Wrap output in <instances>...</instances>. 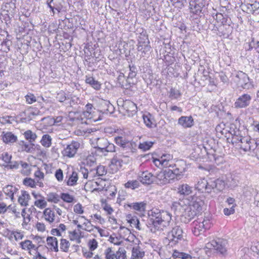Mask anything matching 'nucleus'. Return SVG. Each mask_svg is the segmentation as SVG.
I'll return each instance as SVG.
<instances>
[{"label": "nucleus", "mask_w": 259, "mask_h": 259, "mask_svg": "<svg viewBox=\"0 0 259 259\" xmlns=\"http://www.w3.org/2000/svg\"><path fill=\"white\" fill-rule=\"evenodd\" d=\"M232 136L231 142L233 144L238 145L241 149L246 152H254L257 147V142L251 139L249 136H243L238 129H230L229 131Z\"/></svg>", "instance_id": "obj_1"}, {"label": "nucleus", "mask_w": 259, "mask_h": 259, "mask_svg": "<svg viewBox=\"0 0 259 259\" xmlns=\"http://www.w3.org/2000/svg\"><path fill=\"white\" fill-rule=\"evenodd\" d=\"M151 216V231L153 233L160 232L171 225V215L168 211L156 210V212L152 211Z\"/></svg>", "instance_id": "obj_2"}, {"label": "nucleus", "mask_w": 259, "mask_h": 259, "mask_svg": "<svg viewBox=\"0 0 259 259\" xmlns=\"http://www.w3.org/2000/svg\"><path fill=\"white\" fill-rule=\"evenodd\" d=\"M185 237L182 227L176 226L167 233L166 238L168 241V245L174 247L184 245L186 243Z\"/></svg>", "instance_id": "obj_3"}, {"label": "nucleus", "mask_w": 259, "mask_h": 259, "mask_svg": "<svg viewBox=\"0 0 259 259\" xmlns=\"http://www.w3.org/2000/svg\"><path fill=\"white\" fill-rule=\"evenodd\" d=\"M227 241L225 240L221 239L213 240L206 244L204 248L205 253L208 256H210L211 254V250L213 249L224 254L227 251Z\"/></svg>", "instance_id": "obj_4"}, {"label": "nucleus", "mask_w": 259, "mask_h": 259, "mask_svg": "<svg viewBox=\"0 0 259 259\" xmlns=\"http://www.w3.org/2000/svg\"><path fill=\"white\" fill-rule=\"evenodd\" d=\"M212 223L209 217H205L203 219H198L192 223V232L194 235L199 236L206 230L209 229Z\"/></svg>", "instance_id": "obj_5"}, {"label": "nucleus", "mask_w": 259, "mask_h": 259, "mask_svg": "<svg viewBox=\"0 0 259 259\" xmlns=\"http://www.w3.org/2000/svg\"><path fill=\"white\" fill-rule=\"evenodd\" d=\"M92 144L96 143V146L95 148H97L99 152L104 153L113 152L115 151V146L112 143H110L107 139L104 138H93L92 140Z\"/></svg>", "instance_id": "obj_6"}, {"label": "nucleus", "mask_w": 259, "mask_h": 259, "mask_svg": "<svg viewBox=\"0 0 259 259\" xmlns=\"http://www.w3.org/2000/svg\"><path fill=\"white\" fill-rule=\"evenodd\" d=\"M154 164L159 167H171L174 168L177 165L174 163L173 156L169 154H164L158 159H153Z\"/></svg>", "instance_id": "obj_7"}, {"label": "nucleus", "mask_w": 259, "mask_h": 259, "mask_svg": "<svg viewBox=\"0 0 259 259\" xmlns=\"http://www.w3.org/2000/svg\"><path fill=\"white\" fill-rule=\"evenodd\" d=\"M205 193H210L214 192L217 193L222 191L225 187V183L224 181L218 179L216 180L210 179L207 180V186H206Z\"/></svg>", "instance_id": "obj_8"}, {"label": "nucleus", "mask_w": 259, "mask_h": 259, "mask_svg": "<svg viewBox=\"0 0 259 259\" xmlns=\"http://www.w3.org/2000/svg\"><path fill=\"white\" fill-rule=\"evenodd\" d=\"M234 81L239 87L244 89L248 90L252 86L247 74L242 71H239L237 73L234 78Z\"/></svg>", "instance_id": "obj_9"}, {"label": "nucleus", "mask_w": 259, "mask_h": 259, "mask_svg": "<svg viewBox=\"0 0 259 259\" xmlns=\"http://www.w3.org/2000/svg\"><path fill=\"white\" fill-rule=\"evenodd\" d=\"M180 210L182 213L181 220L185 224L188 223L197 214L196 211L189 205L182 207Z\"/></svg>", "instance_id": "obj_10"}, {"label": "nucleus", "mask_w": 259, "mask_h": 259, "mask_svg": "<svg viewBox=\"0 0 259 259\" xmlns=\"http://www.w3.org/2000/svg\"><path fill=\"white\" fill-rule=\"evenodd\" d=\"M80 146V144L76 141H72L64 149L62 154L69 158L73 157Z\"/></svg>", "instance_id": "obj_11"}, {"label": "nucleus", "mask_w": 259, "mask_h": 259, "mask_svg": "<svg viewBox=\"0 0 259 259\" xmlns=\"http://www.w3.org/2000/svg\"><path fill=\"white\" fill-rule=\"evenodd\" d=\"M66 0H46V4L53 15L61 12L65 5Z\"/></svg>", "instance_id": "obj_12"}, {"label": "nucleus", "mask_w": 259, "mask_h": 259, "mask_svg": "<svg viewBox=\"0 0 259 259\" xmlns=\"http://www.w3.org/2000/svg\"><path fill=\"white\" fill-rule=\"evenodd\" d=\"M251 99V96L249 94H243L236 100L234 107L238 109L245 108L249 105Z\"/></svg>", "instance_id": "obj_13"}, {"label": "nucleus", "mask_w": 259, "mask_h": 259, "mask_svg": "<svg viewBox=\"0 0 259 259\" xmlns=\"http://www.w3.org/2000/svg\"><path fill=\"white\" fill-rule=\"evenodd\" d=\"M189 205L198 214L202 210L204 201L202 197L193 196L191 197Z\"/></svg>", "instance_id": "obj_14"}, {"label": "nucleus", "mask_w": 259, "mask_h": 259, "mask_svg": "<svg viewBox=\"0 0 259 259\" xmlns=\"http://www.w3.org/2000/svg\"><path fill=\"white\" fill-rule=\"evenodd\" d=\"M190 9L192 13L198 14L205 6L204 0H190L189 3Z\"/></svg>", "instance_id": "obj_15"}, {"label": "nucleus", "mask_w": 259, "mask_h": 259, "mask_svg": "<svg viewBox=\"0 0 259 259\" xmlns=\"http://www.w3.org/2000/svg\"><path fill=\"white\" fill-rule=\"evenodd\" d=\"M122 109L127 113L128 116H133L137 112V107L136 104L130 100L123 101Z\"/></svg>", "instance_id": "obj_16"}, {"label": "nucleus", "mask_w": 259, "mask_h": 259, "mask_svg": "<svg viewBox=\"0 0 259 259\" xmlns=\"http://www.w3.org/2000/svg\"><path fill=\"white\" fill-rule=\"evenodd\" d=\"M20 246L22 249L28 251L30 254H33L34 252L37 251L39 246L33 244L30 240H25L21 242Z\"/></svg>", "instance_id": "obj_17"}, {"label": "nucleus", "mask_w": 259, "mask_h": 259, "mask_svg": "<svg viewBox=\"0 0 259 259\" xmlns=\"http://www.w3.org/2000/svg\"><path fill=\"white\" fill-rule=\"evenodd\" d=\"M100 111L103 114H111L114 112V107L109 101L101 99L99 102Z\"/></svg>", "instance_id": "obj_18"}, {"label": "nucleus", "mask_w": 259, "mask_h": 259, "mask_svg": "<svg viewBox=\"0 0 259 259\" xmlns=\"http://www.w3.org/2000/svg\"><path fill=\"white\" fill-rule=\"evenodd\" d=\"M1 138L4 143L6 144H12L17 141V137L13 133L8 131L2 132Z\"/></svg>", "instance_id": "obj_19"}, {"label": "nucleus", "mask_w": 259, "mask_h": 259, "mask_svg": "<svg viewBox=\"0 0 259 259\" xmlns=\"http://www.w3.org/2000/svg\"><path fill=\"white\" fill-rule=\"evenodd\" d=\"M241 8L243 11L246 12L247 13L254 14L259 9V2L255 0L254 2L252 4H242Z\"/></svg>", "instance_id": "obj_20"}, {"label": "nucleus", "mask_w": 259, "mask_h": 259, "mask_svg": "<svg viewBox=\"0 0 259 259\" xmlns=\"http://www.w3.org/2000/svg\"><path fill=\"white\" fill-rule=\"evenodd\" d=\"M149 44V41L147 37L145 38L144 41H139V42L138 51L141 53L143 57L150 52L151 47Z\"/></svg>", "instance_id": "obj_21"}, {"label": "nucleus", "mask_w": 259, "mask_h": 259, "mask_svg": "<svg viewBox=\"0 0 259 259\" xmlns=\"http://www.w3.org/2000/svg\"><path fill=\"white\" fill-rule=\"evenodd\" d=\"M155 177L150 172L145 171L139 176V181L143 184L150 185L153 183Z\"/></svg>", "instance_id": "obj_22"}, {"label": "nucleus", "mask_w": 259, "mask_h": 259, "mask_svg": "<svg viewBox=\"0 0 259 259\" xmlns=\"http://www.w3.org/2000/svg\"><path fill=\"white\" fill-rule=\"evenodd\" d=\"M42 217L49 224L54 223L56 217L55 212L51 208H46L43 211Z\"/></svg>", "instance_id": "obj_23"}, {"label": "nucleus", "mask_w": 259, "mask_h": 259, "mask_svg": "<svg viewBox=\"0 0 259 259\" xmlns=\"http://www.w3.org/2000/svg\"><path fill=\"white\" fill-rule=\"evenodd\" d=\"M178 124L184 128L191 127L193 125V119L192 116H181L178 119Z\"/></svg>", "instance_id": "obj_24"}, {"label": "nucleus", "mask_w": 259, "mask_h": 259, "mask_svg": "<svg viewBox=\"0 0 259 259\" xmlns=\"http://www.w3.org/2000/svg\"><path fill=\"white\" fill-rule=\"evenodd\" d=\"M192 192V187L187 184H182L178 187V193L180 195H189Z\"/></svg>", "instance_id": "obj_25"}, {"label": "nucleus", "mask_w": 259, "mask_h": 259, "mask_svg": "<svg viewBox=\"0 0 259 259\" xmlns=\"http://www.w3.org/2000/svg\"><path fill=\"white\" fill-rule=\"evenodd\" d=\"M30 199V196L29 193L26 191H21V194L19 196L18 201L21 206H27Z\"/></svg>", "instance_id": "obj_26"}, {"label": "nucleus", "mask_w": 259, "mask_h": 259, "mask_svg": "<svg viewBox=\"0 0 259 259\" xmlns=\"http://www.w3.org/2000/svg\"><path fill=\"white\" fill-rule=\"evenodd\" d=\"M145 256V252L138 246L134 247L132 251V259H142Z\"/></svg>", "instance_id": "obj_27"}, {"label": "nucleus", "mask_w": 259, "mask_h": 259, "mask_svg": "<svg viewBox=\"0 0 259 259\" xmlns=\"http://www.w3.org/2000/svg\"><path fill=\"white\" fill-rule=\"evenodd\" d=\"M47 242L50 249L55 252L58 251V241L56 237H48L47 239Z\"/></svg>", "instance_id": "obj_28"}, {"label": "nucleus", "mask_w": 259, "mask_h": 259, "mask_svg": "<svg viewBox=\"0 0 259 259\" xmlns=\"http://www.w3.org/2000/svg\"><path fill=\"white\" fill-rule=\"evenodd\" d=\"M68 236L71 241H75L78 244L81 242V232L80 230H78L69 231L68 232Z\"/></svg>", "instance_id": "obj_29"}, {"label": "nucleus", "mask_w": 259, "mask_h": 259, "mask_svg": "<svg viewBox=\"0 0 259 259\" xmlns=\"http://www.w3.org/2000/svg\"><path fill=\"white\" fill-rule=\"evenodd\" d=\"M18 190V189L16 187L12 185H8L4 188L3 189L4 193L10 197L12 201H13L14 195Z\"/></svg>", "instance_id": "obj_30"}, {"label": "nucleus", "mask_w": 259, "mask_h": 259, "mask_svg": "<svg viewBox=\"0 0 259 259\" xmlns=\"http://www.w3.org/2000/svg\"><path fill=\"white\" fill-rule=\"evenodd\" d=\"M78 180V174L75 171H73L71 175L68 176L66 181V185L68 186H74L77 184Z\"/></svg>", "instance_id": "obj_31"}, {"label": "nucleus", "mask_w": 259, "mask_h": 259, "mask_svg": "<svg viewBox=\"0 0 259 259\" xmlns=\"http://www.w3.org/2000/svg\"><path fill=\"white\" fill-rule=\"evenodd\" d=\"M85 81V83L90 84L96 90H99L101 89V83L98 81L95 80L92 76H86Z\"/></svg>", "instance_id": "obj_32"}, {"label": "nucleus", "mask_w": 259, "mask_h": 259, "mask_svg": "<svg viewBox=\"0 0 259 259\" xmlns=\"http://www.w3.org/2000/svg\"><path fill=\"white\" fill-rule=\"evenodd\" d=\"M127 205L136 211L143 212L145 210L146 203L144 202L132 203L127 204Z\"/></svg>", "instance_id": "obj_33"}, {"label": "nucleus", "mask_w": 259, "mask_h": 259, "mask_svg": "<svg viewBox=\"0 0 259 259\" xmlns=\"http://www.w3.org/2000/svg\"><path fill=\"white\" fill-rule=\"evenodd\" d=\"M114 141L116 144L122 148H126L129 146L130 143L125 138L122 137H116L114 138Z\"/></svg>", "instance_id": "obj_34"}, {"label": "nucleus", "mask_w": 259, "mask_h": 259, "mask_svg": "<svg viewBox=\"0 0 259 259\" xmlns=\"http://www.w3.org/2000/svg\"><path fill=\"white\" fill-rule=\"evenodd\" d=\"M15 9V3L14 2H13L12 0H11L9 2H7L3 7L4 10L6 11L10 14H12L13 13H14Z\"/></svg>", "instance_id": "obj_35"}, {"label": "nucleus", "mask_w": 259, "mask_h": 259, "mask_svg": "<svg viewBox=\"0 0 259 259\" xmlns=\"http://www.w3.org/2000/svg\"><path fill=\"white\" fill-rule=\"evenodd\" d=\"M52 139L49 135L45 134L42 136L40 142L44 147L49 148L52 145Z\"/></svg>", "instance_id": "obj_36"}, {"label": "nucleus", "mask_w": 259, "mask_h": 259, "mask_svg": "<svg viewBox=\"0 0 259 259\" xmlns=\"http://www.w3.org/2000/svg\"><path fill=\"white\" fill-rule=\"evenodd\" d=\"M20 165L22 167L21 173L23 176H29L31 173V167L29 164L23 161H20Z\"/></svg>", "instance_id": "obj_37"}, {"label": "nucleus", "mask_w": 259, "mask_h": 259, "mask_svg": "<svg viewBox=\"0 0 259 259\" xmlns=\"http://www.w3.org/2000/svg\"><path fill=\"white\" fill-rule=\"evenodd\" d=\"M206 186H207V180L202 179L197 182V183L195 185V188L198 191L204 193L206 190Z\"/></svg>", "instance_id": "obj_38"}, {"label": "nucleus", "mask_w": 259, "mask_h": 259, "mask_svg": "<svg viewBox=\"0 0 259 259\" xmlns=\"http://www.w3.org/2000/svg\"><path fill=\"white\" fill-rule=\"evenodd\" d=\"M23 135L26 139L30 143H33L35 142L37 138V135L36 134L33 133L31 130H27L25 131Z\"/></svg>", "instance_id": "obj_39"}, {"label": "nucleus", "mask_w": 259, "mask_h": 259, "mask_svg": "<svg viewBox=\"0 0 259 259\" xmlns=\"http://www.w3.org/2000/svg\"><path fill=\"white\" fill-rule=\"evenodd\" d=\"M82 173L83 174V177L84 179H89L90 181L93 180L95 177V170L91 169L90 171L86 168H84L82 170Z\"/></svg>", "instance_id": "obj_40"}, {"label": "nucleus", "mask_w": 259, "mask_h": 259, "mask_svg": "<svg viewBox=\"0 0 259 259\" xmlns=\"http://www.w3.org/2000/svg\"><path fill=\"white\" fill-rule=\"evenodd\" d=\"M21 214L23 219V222L22 223V225L23 226L27 225V224L30 222L31 219L30 217V215L27 213L26 209L25 208L22 210Z\"/></svg>", "instance_id": "obj_41"}, {"label": "nucleus", "mask_w": 259, "mask_h": 259, "mask_svg": "<svg viewBox=\"0 0 259 259\" xmlns=\"http://www.w3.org/2000/svg\"><path fill=\"white\" fill-rule=\"evenodd\" d=\"M81 218L84 219V220L86 221V222H84L83 224V225L84 226V228L83 229L85 231L89 232H92L94 231V229H95V226L93 225L91 223V221L88 219H87L84 216H81Z\"/></svg>", "instance_id": "obj_42"}, {"label": "nucleus", "mask_w": 259, "mask_h": 259, "mask_svg": "<svg viewBox=\"0 0 259 259\" xmlns=\"http://www.w3.org/2000/svg\"><path fill=\"white\" fill-rule=\"evenodd\" d=\"M140 186V183L137 180L128 181L124 184V187L126 188H130L133 190L138 188Z\"/></svg>", "instance_id": "obj_43"}, {"label": "nucleus", "mask_w": 259, "mask_h": 259, "mask_svg": "<svg viewBox=\"0 0 259 259\" xmlns=\"http://www.w3.org/2000/svg\"><path fill=\"white\" fill-rule=\"evenodd\" d=\"M156 179L158 183L160 184H165L169 183L168 180L166 179V176H165L164 171H161L159 172L156 177Z\"/></svg>", "instance_id": "obj_44"}, {"label": "nucleus", "mask_w": 259, "mask_h": 259, "mask_svg": "<svg viewBox=\"0 0 259 259\" xmlns=\"http://www.w3.org/2000/svg\"><path fill=\"white\" fill-rule=\"evenodd\" d=\"M126 251L125 249L123 247H119L118 250L115 253V258L116 259H126Z\"/></svg>", "instance_id": "obj_45"}, {"label": "nucleus", "mask_w": 259, "mask_h": 259, "mask_svg": "<svg viewBox=\"0 0 259 259\" xmlns=\"http://www.w3.org/2000/svg\"><path fill=\"white\" fill-rule=\"evenodd\" d=\"M47 199L49 202L56 203L59 201L60 197L56 193H50L47 195Z\"/></svg>", "instance_id": "obj_46"}, {"label": "nucleus", "mask_w": 259, "mask_h": 259, "mask_svg": "<svg viewBox=\"0 0 259 259\" xmlns=\"http://www.w3.org/2000/svg\"><path fill=\"white\" fill-rule=\"evenodd\" d=\"M154 143L151 141H145L141 143L139 145V148L144 151H146L150 149L153 146Z\"/></svg>", "instance_id": "obj_47"}, {"label": "nucleus", "mask_w": 259, "mask_h": 259, "mask_svg": "<svg viewBox=\"0 0 259 259\" xmlns=\"http://www.w3.org/2000/svg\"><path fill=\"white\" fill-rule=\"evenodd\" d=\"M70 242L65 239H61L60 240V249L62 251L67 252L68 251L70 247Z\"/></svg>", "instance_id": "obj_48"}, {"label": "nucleus", "mask_w": 259, "mask_h": 259, "mask_svg": "<svg viewBox=\"0 0 259 259\" xmlns=\"http://www.w3.org/2000/svg\"><path fill=\"white\" fill-rule=\"evenodd\" d=\"M34 205L37 208L42 209L45 208L47 206V202L44 197L41 199L35 200V201L34 202Z\"/></svg>", "instance_id": "obj_49"}, {"label": "nucleus", "mask_w": 259, "mask_h": 259, "mask_svg": "<svg viewBox=\"0 0 259 259\" xmlns=\"http://www.w3.org/2000/svg\"><path fill=\"white\" fill-rule=\"evenodd\" d=\"M20 165V161H11L9 164H3V166L7 169H17Z\"/></svg>", "instance_id": "obj_50"}, {"label": "nucleus", "mask_w": 259, "mask_h": 259, "mask_svg": "<svg viewBox=\"0 0 259 259\" xmlns=\"http://www.w3.org/2000/svg\"><path fill=\"white\" fill-rule=\"evenodd\" d=\"M92 170H95V177L96 176H103L106 174V171L105 170V167L103 165L98 166L95 169H93Z\"/></svg>", "instance_id": "obj_51"}, {"label": "nucleus", "mask_w": 259, "mask_h": 259, "mask_svg": "<svg viewBox=\"0 0 259 259\" xmlns=\"http://www.w3.org/2000/svg\"><path fill=\"white\" fill-rule=\"evenodd\" d=\"M23 184L28 187L31 188H35L36 187V183L34 180L30 178H26L23 181Z\"/></svg>", "instance_id": "obj_52"}, {"label": "nucleus", "mask_w": 259, "mask_h": 259, "mask_svg": "<svg viewBox=\"0 0 259 259\" xmlns=\"http://www.w3.org/2000/svg\"><path fill=\"white\" fill-rule=\"evenodd\" d=\"M106 259H115V253L112 250L111 248H107L104 252Z\"/></svg>", "instance_id": "obj_53"}, {"label": "nucleus", "mask_w": 259, "mask_h": 259, "mask_svg": "<svg viewBox=\"0 0 259 259\" xmlns=\"http://www.w3.org/2000/svg\"><path fill=\"white\" fill-rule=\"evenodd\" d=\"M31 143V144H29L26 142L24 145H23V147L21 148V150L27 153L32 152L34 150V144L32 143Z\"/></svg>", "instance_id": "obj_54"}, {"label": "nucleus", "mask_w": 259, "mask_h": 259, "mask_svg": "<svg viewBox=\"0 0 259 259\" xmlns=\"http://www.w3.org/2000/svg\"><path fill=\"white\" fill-rule=\"evenodd\" d=\"M12 158V155L8 152H4L1 154V158L5 162L4 164H9L11 161Z\"/></svg>", "instance_id": "obj_55"}, {"label": "nucleus", "mask_w": 259, "mask_h": 259, "mask_svg": "<svg viewBox=\"0 0 259 259\" xmlns=\"http://www.w3.org/2000/svg\"><path fill=\"white\" fill-rule=\"evenodd\" d=\"M151 114L149 113L148 114H144L143 115V119L145 124L147 126L149 127H151L153 124L152 121L151 119Z\"/></svg>", "instance_id": "obj_56"}, {"label": "nucleus", "mask_w": 259, "mask_h": 259, "mask_svg": "<svg viewBox=\"0 0 259 259\" xmlns=\"http://www.w3.org/2000/svg\"><path fill=\"white\" fill-rule=\"evenodd\" d=\"M181 96L180 92L175 89H171L169 91V97L172 99H177Z\"/></svg>", "instance_id": "obj_57"}, {"label": "nucleus", "mask_w": 259, "mask_h": 259, "mask_svg": "<svg viewBox=\"0 0 259 259\" xmlns=\"http://www.w3.org/2000/svg\"><path fill=\"white\" fill-rule=\"evenodd\" d=\"M61 198L65 202L68 203L72 202L74 200V197L68 193H62Z\"/></svg>", "instance_id": "obj_58"}, {"label": "nucleus", "mask_w": 259, "mask_h": 259, "mask_svg": "<svg viewBox=\"0 0 259 259\" xmlns=\"http://www.w3.org/2000/svg\"><path fill=\"white\" fill-rule=\"evenodd\" d=\"M11 234L14 236L16 241L21 240L24 237V234L21 231H13L11 232Z\"/></svg>", "instance_id": "obj_59"}, {"label": "nucleus", "mask_w": 259, "mask_h": 259, "mask_svg": "<svg viewBox=\"0 0 259 259\" xmlns=\"http://www.w3.org/2000/svg\"><path fill=\"white\" fill-rule=\"evenodd\" d=\"M165 176H166V179L168 180V183L170 182V180H173L176 178L172 169H166L164 171Z\"/></svg>", "instance_id": "obj_60"}, {"label": "nucleus", "mask_w": 259, "mask_h": 259, "mask_svg": "<svg viewBox=\"0 0 259 259\" xmlns=\"http://www.w3.org/2000/svg\"><path fill=\"white\" fill-rule=\"evenodd\" d=\"M26 102L29 104H31L36 101L35 97L33 94L29 93L25 96Z\"/></svg>", "instance_id": "obj_61"}, {"label": "nucleus", "mask_w": 259, "mask_h": 259, "mask_svg": "<svg viewBox=\"0 0 259 259\" xmlns=\"http://www.w3.org/2000/svg\"><path fill=\"white\" fill-rule=\"evenodd\" d=\"M111 166H115L116 169H118L122 166V160L117 159V157H114L111 161Z\"/></svg>", "instance_id": "obj_62"}, {"label": "nucleus", "mask_w": 259, "mask_h": 259, "mask_svg": "<svg viewBox=\"0 0 259 259\" xmlns=\"http://www.w3.org/2000/svg\"><path fill=\"white\" fill-rule=\"evenodd\" d=\"M88 244L89 246V249L91 250V251L95 250L98 246V242L95 239L89 240Z\"/></svg>", "instance_id": "obj_63"}, {"label": "nucleus", "mask_w": 259, "mask_h": 259, "mask_svg": "<svg viewBox=\"0 0 259 259\" xmlns=\"http://www.w3.org/2000/svg\"><path fill=\"white\" fill-rule=\"evenodd\" d=\"M128 222L135 227L139 223V220L136 217H133L131 214H128L126 217Z\"/></svg>", "instance_id": "obj_64"}]
</instances>
